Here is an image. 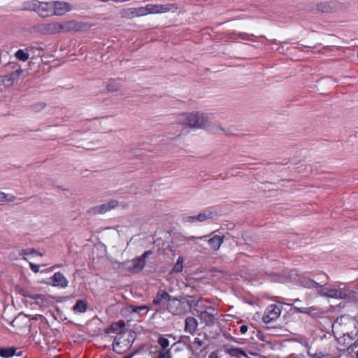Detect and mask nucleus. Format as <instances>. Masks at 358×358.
<instances>
[{"label":"nucleus","mask_w":358,"mask_h":358,"mask_svg":"<svg viewBox=\"0 0 358 358\" xmlns=\"http://www.w3.org/2000/svg\"><path fill=\"white\" fill-rule=\"evenodd\" d=\"M197 327L198 322L194 317L189 316L185 319L184 328V331L185 332H188L193 335L196 331Z\"/></svg>","instance_id":"obj_17"},{"label":"nucleus","mask_w":358,"mask_h":358,"mask_svg":"<svg viewBox=\"0 0 358 358\" xmlns=\"http://www.w3.org/2000/svg\"><path fill=\"white\" fill-rule=\"evenodd\" d=\"M301 285L306 288H314L319 287V283L310 278H303Z\"/></svg>","instance_id":"obj_26"},{"label":"nucleus","mask_w":358,"mask_h":358,"mask_svg":"<svg viewBox=\"0 0 358 358\" xmlns=\"http://www.w3.org/2000/svg\"><path fill=\"white\" fill-rule=\"evenodd\" d=\"M28 66H29V69L31 71H33L34 73H35L36 71H37L38 70V65L36 64V63L34 61V60H29L28 61Z\"/></svg>","instance_id":"obj_36"},{"label":"nucleus","mask_w":358,"mask_h":358,"mask_svg":"<svg viewBox=\"0 0 358 358\" xmlns=\"http://www.w3.org/2000/svg\"><path fill=\"white\" fill-rule=\"evenodd\" d=\"M185 221L187 222H194L197 221L196 215L186 217L185 218Z\"/></svg>","instance_id":"obj_42"},{"label":"nucleus","mask_w":358,"mask_h":358,"mask_svg":"<svg viewBox=\"0 0 358 358\" xmlns=\"http://www.w3.org/2000/svg\"><path fill=\"white\" fill-rule=\"evenodd\" d=\"M52 15H63L72 9L71 4L64 1H52Z\"/></svg>","instance_id":"obj_11"},{"label":"nucleus","mask_w":358,"mask_h":358,"mask_svg":"<svg viewBox=\"0 0 358 358\" xmlns=\"http://www.w3.org/2000/svg\"><path fill=\"white\" fill-rule=\"evenodd\" d=\"M22 75V70L20 67L15 71L8 73L1 78V83L6 87H10L17 85Z\"/></svg>","instance_id":"obj_6"},{"label":"nucleus","mask_w":358,"mask_h":358,"mask_svg":"<svg viewBox=\"0 0 358 358\" xmlns=\"http://www.w3.org/2000/svg\"><path fill=\"white\" fill-rule=\"evenodd\" d=\"M158 343L163 349H166L169 345V341L167 338L160 336L158 339Z\"/></svg>","instance_id":"obj_34"},{"label":"nucleus","mask_w":358,"mask_h":358,"mask_svg":"<svg viewBox=\"0 0 358 358\" xmlns=\"http://www.w3.org/2000/svg\"><path fill=\"white\" fill-rule=\"evenodd\" d=\"M16 349L14 348H0V356L4 358H8L14 355H16L17 356L20 357L22 355V352L21 351L15 353Z\"/></svg>","instance_id":"obj_21"},{"label":"nucleus","mask_w":358,"mask_h":358,"mask_svg":"<svg viewBox=\"0 0 358 358\" xmlns=\"http://www.w3.org/2000/svg\"><path fill=\"white\" fill-rule=\"evenodd\" d=\"M206 236H200V237H196V236H189V237H185V240L187 241H195V240H201L204 238H206Z\"/></svg>","instance_id":"obj_39"},{"label":"nucleus","mask_w":358,"mask_h":358,"mask_svg":"<svg viewBox=\"0 0 358 358\" xmlns=\"http://www.w3.org/2000/svg\"><path fill=\"white\" fill-rule=\"evenodd\" d=\"M248 329V326H246V325H242V326H241V327H240V332H241V334H245V333H246V332H247Z\"/></svg>","instance_id":"obj_45"},{"label":"nucleus","mask_w":358,"mask_h":358,"mask_svg":"<svg viewBox=\"0 0 358 358\" xmlns=\"http://www.w3.org/2000/svg\"><path fill=\"white\" fill-rule=\"evenodd\" d=\"M227 352L233 357H236L238 358H241V356L248 357L245 351L240 348H228Z\"/></svg>","instance_id":"obj_25"},{"label":"nucleus","mask_w":358,"mask_h":358,"mask_svg":"<svg viewBox=\"0 0 358 358\" xmlns=\"http://www.w3.org/2000/svg\"><path fill=\"white\" fill-rule=\"evenodd\" d=\"M120 338H119L115 337V339H114L113 343V348H114L115 346H118V345H120Z\"/></svg>","instance_id":"obj_46"},{"label":"nucleus","mask_w":358,"mask_h":358,"mask_svg":"<svg viewBox=\"0 0 358 358\" xmlns=\"http://www.w3.org/2000/svg\"><path fill=\"white\" fill-rule=\"evenodd\" d=\"M90 173H92V171L88 169L81 170L80 172V174L83 177H88Z\"/></svg>","instance_id":"obj_43"},{"label":"nucleus","mask_w":358,"mask_h":358,"mask_svg":"<svg viewBox=\"0 0 358 358\" xmlns=\"http://www.w3.org/2000/svg\"><path fill=\"white\" fill-rule=\"evenodd\" d=\"M63 32H78L87 28V24L84 22L70 20L62 22Z\"/></svg>","instance_id":"obj_9"},{"label":"nucleus","mask_w":358,"mask_h":358,"mask_svg":"<svg viewBox=\"0 0 358 358\" xmlns=\"http://www.w3.org/2000/svg\"><path fill=\"white\" fill-rule=\"evenodd\" d=\"M187 349H188L189 350L192 351V352H193V351H194L193 348H192V346L191 345H189L187 346Z\"/></svg>","instance_id":"obj_52"},{"label":"nucleus","mask_w":358,"mask_h":358,"mask_svg":"<svg viewBox=\"0 0 358 358\" xmlns=\"http://www.w3.org/2000/svg\"><path fill=\"white\" fill-rule=\"evenodd\" d=\"M122 17L132 19L145 15L143 7L124 8L120 10Z\"/></svg>","instance_id":"obj_12"},{"label":"nucleus","mask_w":358,"mask_h":358,"mask_svg":"<svg viewBox=\"0 0 358 358\" xmlns=\"http://www.w3.org/2000/svg\"><path fill=\"white\" fill-rule=\"evenodd\" d=\"M39 52L37 49H34L33 48H26V51H24V63L29 59L35 60L38 59V58L35 57V52Z\"/></svg>","instance_id":"obj_24"},{"label":"nucleus","mask_w":358,"mask_h":358,"mask_svg":"<svg viewBox=\"0 0 358 358\" xmlns=\"http://www.w3.org/2000/svg\"><path fill=\"white\" fill-rule=\"evenodd\" d=\"M52 1L42 2L32 0L24 3V10L35 11L43 17L52 16Z\"/></svg>","instance_id":"obj_2"},{"label":"nucleus","mask_w":358,"mask_h":358,"mask_svg":"<svg viewBox=\"0 0 358 358\" xmlns=\"http://www.w3.org/2000/svg\"><path fill=\"white\" fill-rule=\"evenodd\" d=\"M28 75H32V73L27 72Z\"/></svg>","instance_id":"obj_56"},{"label":"nucleus","mask_w":358,"mask_h":358,"mask_svg":"<svg viewBox=\"0 0 358 358\" xmlns=\"http://www.w3.org/2000/svg\"><path fill=\"white\" fill-rule=\"evenodd\" d=\"M217 215V213L210 210L206 209L201 211L196 215L197 221L199 222H204L207 220L213 219L215 216Z\"/></svg>","instance_id":"obj_19"},{"label":"nucleus","mask_w":358,"mask_h":358,"mask_svg":"<svg viewBox=\"0 0 358 358\" xmlns=\"http://www.w3.org/2000/svg\"><path fill=\"white\" fill-rule=\"evenodd\" d=\"M117 205V201L110 200L108 203L91 208L89 212L92 215L103 214L115 208Z\"/></svg>","instance_id":"obj_10"},{"label":"nucleus","mask_w":358,"mask_h":358,"mask_svg":"<svg viewBox=\"0 0 358 358\" xmlns=\"http://www.w3.org/2000/svg\"><path fill=\"white\" fill-rule=\"evenodd\" d=\"M357 57H358V52H357Z\"/></svg>","instance_id":"obj_57"},{"label":"nucleus","mask_w":358,"mask_h":358,"mask_svg":"<svg viewBox=\"0 0 358 358\" xmlns=\"http://www.w3.org/2000/svg\"><path fill=\"white\" fill-rule=\"evenodd\" d=\"M45 107V103H43V102H40V103H38L34 104V106H32L33 110L34 111H36V112L40 111L41 110H42Z\"/></svg>","instance_id":"obj_37"},{"label":"nucleus","mask_w":358,"mask_h":358,"mask_svg":"<svg viewBox=\"0 0 358 358\" xmlns=\"http://www.w3.org/2000/svg\"><path fill=\"white\" fill-rule=\"evenodd\" d=\"M158 358H171L170 351L166 350L165 352L164 351L159 352Z\"/></svg>","instance_id":"obj_38"},{"label":"nucleus","mask_w":358,"mask_h":358,"mask_svg":"<svg viewBox=\"0 0 358 358\" xmlns=\"http://www.w3.org/2000/svg\"><path fill=\"white\" fill-rule=\"evenodd\" d=\"M121 85L119 83H117L115 80H112L107 85V90L108 92H117L121 88Z\"/></svg>","instance_id":"obj_30"},{"label":"nucleus","mask_w":358,"mask_h":358,"mask_svg":"<svg viewBox=\"0 0 358 358\" xmlns=\"http://www.w3.org/2000/svg\"><path fill=\"white\" fill-rule=\"evenodd\" d=\"M209 358H217V355L214 352H212L209 355Z\"/></svg>","instance_id":"obj_50"},{"label":"nucleus","mask_w":358,"mask_h":358,"mask_svg":"<svg viewBox=\"0 0 358 358\" xmlns=\"http://www.w3.org/2000/svg\"><path fill=\"white\" fill-rule=\"evenodd\" d=\"M24 304L27 306L28 304L33 305H41L43 303V296L41 294H28L24 292Z\"/></svg>","instance_id":"obj_16"},{"label":"nucleus","mask_w":358,"mask_h":358,"mask_svg":"<svg viewBox=\"0 0 358 358\" xmlns=\"http://www.w3.org/2000/svg\"><path fill=\"white\" fill-rule=\"evenodd\" d=\"M152 254L150 250L145 252L141 257L120 264V267L135 273L141 271L145 266V259Z\"/></svg>","instance_id":"obj_3"},{"label":"nucleus","mask_w":358,"mask_h":358,"mask_svg":"<svg viewBox=\"0 0 358 358\" xmlns=\"http://www.w3.org/2000/svg\"><path fill=\"white\" fill-rule=\"evenodd\" d=\"M223 239L224 236L215 235L208 241V243L212 249L217 250L223 243Z\"/></svg>","instance_id":"obj_20"},{"label":"nucleus","mask_w":358,"mask_h":358,"mask_svg":"<svg viewBox=\"0 0 358 358\" xmlns=\"http://www.w3.org/2000/svg\"><path fill=\"white\" fill-rule=\"evenodd\" d=\"M34 254L37 255L40 257L43 256V254L41 252L36 251L34 248H27V249L24 250V256L29 255H34Z\"/></svg>","instance_id":"obj_35"},{"label":"nucleus","mask_w":358,"mask_h":358,"mask_svg":"<svg viewBox=\"0 0 358 358\" xmlns=\"http://www.w3.org/2000/svg\"><path fill=\"white\" fill-rule=\"evenodd\" d=\"M15 56L19 60H22V49L18 50L15 53Z\"/></svg>","instance_id":"obj_44"},{"label":"nucleus","mask_w":358,"mask_h":358,"mask_svg":"<svg viewBox=\"0 0 358 358\" xmlns=\"http://www.w3.org/2000/svg\"><path fill=\"white\" fill-rule=\"evenodd\" d=\"M306 9L308 10L313 11V12L315 10V8H314L313 6H310L309 8H307Z\"/></svg>","instance_id":"obj_51"},{"label":"nucleus","mask_w":358,"mask_h":358,"mask_svg":"<svg viewBox=\"0 0 358 358\" xmlns=\"http://www.w3.org/2000/svg\"><path fill=\"white\" fill-rule=\"evenodd\" d=\"M293 309L295 313H306L308 315H310L313 311L315 310V308L314 307L305 308V307L294 306Z\"/></svg>","instance_id":"obj_31"},{"label":"nucleus","mask_w":358,"mask_h":358,"mask_svg":"<svg viewBox=\"0 0 358 358\" xmlns=\"http://www.w3.org/2000/svg\"><path fill=\"white\" fill-rule=\"evenodd\" d=\"M59 266H57V267H59ZM56 267V266H55ZM55 268V266H52V268H50L51 270H52L53 268Z\"/></svg>","instance_id":"obj_54"},{"label":"nucleus","mask_w":358,"mask_h":358,"mask_svg":"<svg viewBox=\"0 0 358 358\" xmlns=\"http://www.w3.org/2000/svg\"><path fill=\"white\" fill-rule=\"evenodd\" d=\"M183 258L182 257H179V258L178 259L176 264L173 266L172 270H171V273H180L182 272V269H183Z\"/></svg>","instance_id":"obj_29"},{"label":"nucleus","mask_w":358,"mask_h":358,"mask_svg":"<svg viewBox=\"0 0 358 358\" xmlns=\"http://www.w3.org/2000/svg\"><path fill=\"white\" fill-rule=\"evenodd\" d=\"M48 285L65 288L68 286L69 281L61 272H56L52 277L49 278L45 282Z\"/></svg>","instance_id":"obj_8"},{"label":"nucleus","mask_w":358,"mask_h":358,"mask_svg":"<svg viewBox=\"0 0 358 358\" xmlns=\"http://www.w3.org/2000/svg\"><path fill=\"white\" fill-rule=\"evenodd\" d=\"M356 357L358 358V351L356 352Z\"/></svg>","instance_id":"obj_55"},{"label":"nucleus","mask_w":358,"mask_h":358,"mask_svg":"<svg viewBox=\"0 0 358 358\" xmlns=\"http://www.w3.org/2000/svg\"><path fill=\"white\" fill-rule=\"evenodd\" d=\"M348 8V4L333 0L317 3L316 5L315 10L323 13H330L337 12L338 10H346Z\"/></svg>","instance_id":"obj_4"},{"label":"nucleus","mask_w":358,"mask_h":358,"mask_svg":"<svg viewBox=\"0 0 358 358\" xmlns=\"http://www.w3.org/2000/svg\"><path fill=\"white\" fill-rule=\"evenodd\" d=\"M43 31L47 34H55L63 32L62 22H53L43 26Z\"/></svg>","instance_id":"obj_14"},{"label":"nucleus","mask_w":358,"mask_h":358,"mask_svg":"<svg viewBox=\"0 0 358 358\" xmlns=\"http://www.w3.org/2000/svg\"><path fill=\"white\" fill-rule=\"evenodd\" d=\"M131 308L132 310V312L137 313H141V312H144L143 314L146 313L148 308L147 306H131Z\"/></svg>","instance_id":"obj_32"},{"label":"nucleus","mask_w":358,"mask_h":358,"mask_svg":"<svg viewBox=\"0 0 358 358\" xmlns=\"http://www.w3.org/2000/svg\"><path fill=\"white\" fill-rule=\"evenodd\" d=\"M131 357H132V355H129V356H125L123 358H131Z\"/></svg>","instance_id":"obj_53"},{"label":"nucleus","mask_w":358,"mask_h":358,"mask_svg":"<svg viewBox=\"0 0 358 358\" xmlns=\"http://www.w3.org/2000/svg\"><path fill=\"white\" fill-rule=\"evenodd\" d=\"M322 353H320V354H315L314 355H313V357L314 358H322Z\"/></svg>","instance_id":"obj_49"},{"label":"nucleus","mask_w":358,"mask_h":358,"mask_svg":"<svg viewBox=\"0 0 358 358\" xmlns=\"http://www.w3.org/2000/svg\"><path fill=\"white\" fill-rule=\"evenodd\" d=\"M292 301H293L292 303H287V304L289 305V306H292L294 303H299V302L301 301L299 299H296L292 300Z\"/></svg>","instance_id":"obj_48"},{"label":"nucleus","mask_w":358,"mask_h":358,"mask_svg":"<svg viewBox=\"0 0 358 358\" xmlns=\"http://www.w3.org/2000/svg\"><path fill=\"white\" fill-rule=\"evenodd\" d=\"M184 300H185L189 307L196 306L199 303V301L194 299L192 296H186Z\"/></svg>","instance_id":"obj_33"},{"label":"nucleus","mask_w":358,"mask_h":358,"mask_svg":"<svg viewBox=\"0 0 358 358\" xmlns=\"http://www.w3.org/2000/svg\"><path fill=\"white\" fill-rule=\"evenodd\" d=\"M194 344L196 345V349H199L203 345V342L200 338H195L194 340Z\"/></svg>","instance_id":"obj_40"},{"label":"nucleus","mask_w":358,"mask_h":358,"mask_svg":"<svg viewBox=\"0 0 358 358\" xmlns=\"http://www.w3.org/2000/svg\"><path fill=\"white\" fill-rule=\"evenodd\" d=\"M198 317L201 322L205 323L208 327H213L215 324L218 316V310L212 306H208L205 310L197 311Z\"/></svg>","instance_id":"obj_5"},{"label":"nucleus","mask_w":358,"mask_h":358,"mask_svg":"<svg viewBox=\"0 0 358 358\" xmlns=\"http://www.w3.org/2000/svg\"><path fill=\"white\" fill-rule=\"evenodd\" d=\"M210 122V117L207 114L199 112L185 113L178 119L179 124L192 129L206 128Z\"/></svg>","instance_id":"obj_1"},{"label":"nucleus","mask_w":358,"mask_h":358,"mask_svg":"<svg viewBox=\"0 0 358 358\" xmlns=\"http://www.w3.org/2000/svg\"><path fill=\"white\" fill-rule=\"evenodd\" d=\"M317 288H319V291H322V292H327V289H329L328 288H326L324 287V286L321 285L319 284V287H317Z\"/></svg>","instance_id":"obj_47"},{"label":"nucleus","mask_w":358,"mask_h":358,"mask_svg":"<svg viewBox=\"0 0 358 358\" xmlns=\"http://www.w3.org/2000/svg\"><path fill=\"white\" fill-rule=\"evenodd\" d=\"M16 197L12 194H6L0 191V203L2 202H13L15 200Z\"/></svg>","instance_id":"obj_28"},{"label":"nucleus","mask_w":358,"mask_h":358,"mask_svg":"<svg viewBox=\"0 0 358 358\" xmlns=\"http://www.w3.org/2000/svg\"><path fill=\"white\" fill-rule=\"evenodd\" d=\"M29 265H30V267H31V270L34 273H38L39 271V268H40L39 265L33 264L31 262H29Z\"/></svg>","instance_id":"obj_41"},{"label":"nucleus","mask_w":358,"mask_h":358,"mask_svg":"<svg viewBox=\"0 0 358 358\" xmlns=\"http://www.w3.org/2000/svg\"><path fill=\"white\" fill-rule=\"evenodd\" d=\"M319 294L321 296H326L328 297H331V298H335V299H345L348 296V293L344 288L329 289H327L326 292H322V291H319Z\"/></svg>","instance_id":"obj_13"},{"label":"nucleus","mask_w":358,"mask_h":358,"mask_svg":"<svg viewBox=\"0 0 358 358\" xmlns=\"http://www.w3.org/2000/svg\"><path fill=\"white\" fill-rule=\"evenodd\" d=\"M125 322L124 320H119L116 322H113L107 329L106 333H115L117 334H124Z\"/></svg>","instance_id":"obj_15"},{"label":"nucleus","mask_w":358,"mask_h":358,"mask_svg":"<svg viewBox=\"0 0 358 358\" xmlns=\"http://www.w3.org/2000/svg\"><path fill=\"white\" fill-rule=\"evenodd\" d=\"M171 300V296L164 290H159L157 292L152 303L154 305H165L166 303Z\"/></svg>","instance_id":"obj_18"},{"label":"nucleus","mask_w":358,"mask_h":358,"mask_svg":"<svg viewBox=\"0 0 358 358\" xmlns=\"http://www.w3.org/2000/svg\"><path fill=\"white\" fill-rule=\"evenodd\" d=\"M145 15L150 13V14H157L159 13V4H148L143 7Z\"/></svg>","instance_id":"obj_27"},{"label":"nucleus","mask_w":358,"mask_h":358,"mask_svg":"<svg viewBox=\"0 0 358 358\" xmlns=\"http://www.w3.org/2000/svg\"><path fill=\"white\" fill-rule=\"evenodd\" d=\"M87 309V303L84 300L77 301L73 310L76 313H85Z\"/></svg>","instance_id":"obj_23"},{"label":"nucleus","mask_w":358,"mask_h":358,"mask_svg":"<svg viewBox=\"0 0 358 358\" xmlns=\"http://www.w3.org/2000/svg\"><path fill=\"white\" fill-rule=\"evenodd\" d=\"M280 313L281 308L275 304H271L266 308L262 320L265 323H269L276 320L280 315Z\"/></svg>","instance_id":"obj_7"},{"label":"nucleus","mask_w":358,"mask_h":358,"mask_svg":"<svg viewBox=\"0 0 358 358\" xmlns=\"http://www.w3.org/2000/svg\"><path fill=\"white\" fill-rule=\"evenodd\" d=\"M178 8V6L177 3L159 4V13L175 12Z\"/></svg>","instance_id":"obj_22"}]
</instances>
